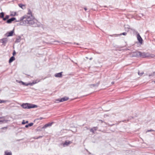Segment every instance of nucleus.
Listing matches in <instances>:
<instances>
[{"label": "nucleus", "instance_id": "obj_13", "mask_svg": "<svg viewBox=\"0 0 155 155\" xmlns=\"http://www.w3.org/2000/svg\"><path fill=\"white\" fill-rule=\"evenodd\" d=\"M14 32V30H13L7 33V36L8 37L11 36H12Z\"/></svg>", "mask_w": 155, "mask_h": 155}, {"label": "nucleus", "instance_id": "obj_30", "mask_svg": "<svg viewBox=\"0 0 155 155\" xmlns=\"http://www.w3.org/2000/svg\"><path fill=\"white\" fill-rule=\"evenodd\" d=\"M42 137V136H39V137H37V138L34 137V139H39V138H41Z\"/></svg>", "mask_w": 155, "mask_h": 155}, {"label": "nucleus", "instance_id": "obj_2", "mask_svg": "<svg viewBox=\"0 0 155 155\" xmlns=\"http://www.w3.org/2000/svg\"><path fill=\"white\" fill-rule=\"evenodd\" d=\"M21 107L24 108L30 109L31 108L37 107V105L35 104H30L28 103L23 104L21 105Z\"/></svg>", "mask_w": 155, "mask_h": 155}, {"label": "nucleus", "instance_id": "obj_32", "mask_svg": "<svg viewBox=\"0 0 155 155\" xmlns=\"http://www.w3.org/2000/svg\"><path fill=\"white\" fill-rule=\"evenodd\" d=\"M15 54H16V52H15V51H13V56H14V55Z\"/></svg>", "mask_w": 155, "mask_h": 155}, {"label": "nucleus", "instance_id": "obj_7", "mask_svg": "<svg viewBox=\"0 0 155 155\" xmlns=\"http://www.w3.org/2000/svg\"><path fill=\"white\" fill-rule=\"evenodd\" d=\"M4 13L3 12H2L0 13V18H3V20L4 21L6 20V19L8 18L9 17V16L8 15H7L5 16V18H4Z\"/></svg>", "mask_w": 155, "mask_h": 155}, {"label": "nucleus", "instance_id": "obj_36", "mask_svg": "<svg viewBox=\"0 0 155 155\" xmlns=\"http://www.w3.org/2000/svg\"><path fill=\"white\" fill-rule=\"evenodd\" d=\"M84 9L85 10V11H86L87 10V8H84Z\"/></svg>", "mask_w": 155, "mask_h": 155}, {"label": "nucleus", "instance_id": "obj_19", "mask_svg": "<svg viewBox=\"0 0 155 155\" xmlns=\"http://www.w3.org/2000/svg\"><path fill=\"white\" fill-rule=\"evenodd\" d=\"M4 155H12V153L11 152H8L7 151H5V152Z\"/></svg>", "mask_w": 155, "mask_h": 155}, {"label": "nucleus", "instance_id": "obj_42", "mask_svg": "<svg viewBox=\"0 0 155 155\" xmlns=\"http://www.w3.org/2000/svg\"><path fill=\"white\" fill-rule=\"evenodd\" d=\"M104 7H106V6H104Z\"/></svg>", "mask_w": 155, "mask_h": 155}, {"label": "nucleus", "instance_id": "obj_17", "mask_svg": "<svg viewBox=\"0 0 155 155\" xmlns=\"http://www.w3.org/2000/svg\"><path fill=\"white\" fill-rule=\"evenodd\" d=\"M21 40V38L20 36H18L16 38L15 41V43H18Z\"/></svg>", "mask_w": 155, "mask_h": 155}, {"label": "nucleus", "instance_id": "obj_38", "mask_svg": "<svg viewBox=\"0 0 155 155\" xmlns=\"http://www.w3.org/2000/svg\"><path fill=\"white\" fill-rule=\"evenodd\" d=\"M92 59V58H90V60H91Z\"/></svg>", "mask_w": 155, "mask_h": 155}, {"label": "nucleus", "instance_id": "obj_41", "mask_svg": "<svg viewBox=\"0 0 155 155\" xmlns=\"http://www.w3.org/2000/svg\"><path fill=\"white\" fill-rule=\"evenodd\" d=\"M15 14L14 15H13V16H15Z\"/></svg>", "mask_w": 155, "mask_h": 155}, {"label": "nucleus", "instance_id": "obj_5", "mask_svg": "<svg viewBox=\"0 0 155 155\" xmlns=\"http://www.w3.org/2000/svg\"><path fill=\"white\" fill-rule=\"evenodd\" d=\"M69 98L66 97H64L61 98V99H56L55 101V103H58L60 102H63L68 100Z\"/></svg>", "mask_w": 155, "mask_h": 155}, {"label": "nucleus", "instance_id": "obj_37", "mask_svg": "<svg viewBox=\"0 0 155 155\" xmlns=\"http://www.w3.org/2000/svg\"><path fill=\"white\" fill-rule=\"evenodd\" d=\"M4 121V120H0V122H3Z\"/></svg>", "mask_w": 155, "mask_h": 155}, {"label": "nucleus", "instance_id": "obj_31", "mask_svg": "<svg viewBox=\"0 0 155 155\" xmlns=\"http://www.w3.org/2000/svg\"><path fill=\"white\" fill-rule=\"evenodd\" d=\"M22 82V84L24 85H25V86H26V84H27V83H24V82Z\"/></svg>", "mask_w": 155, "mask_h": 155}, {"label": "nucleus", "instance_id": "obj_11", "mask_svg": "<svg viewBox=\"0 0 155 155\" xmlns=\"http://www.w3.org/2000/svg\"><path fill=\"white\" fill-rule=\"evenodd\" d=\"M53 123V122H51V123H48V124H46L43 127V128H47L48 127H50V126H51Z\"/></svg>", "mask_w": 155, "mask_h": 155}, {"label": "nucleus", "instance_id": "obj_26", "mask_svg": "<svg viewBox=\"0 0 155 155\" xmlns=\"http://www.w3.org/2000/svg\"><path fill=\"white\" fill-rule=\"evenodd\" d=\"M144 74V72L142 71L141 73H140L139 71L138 72V74L139 75L141 76Z\"/></svg>", "mask_w": 155, "mask_h": 155}, {"label": "nucleus", "instance_id": "obj_40", "mask_svg": "<svg viewBox=\"0 0 155 155\" xmlns=\"http://www.w3.org/2000/svg\"><path fill=\"white\" fill-rule=\"evenodd\" d=\"M3 118V117H0V119L2 118Z\"/></svg>", "mask_w": 155, "mask_h": 155}, {"label": "nucleus", "instance_id": "obj_14", "mask_svg": "<svg viewBox=\"0 0 155 155\" xmlns=\"http://www.w3.org/2000/svg\"><path fill=\"white\" fill-rule=\"evenodd\" d=\"M71 143V142L70 141H66L63 144L64 146L65 147Z\"/></svg>", "mask_w": 155, "mask_h": 155}, {"label": "nucleus", "instance_id": "obj_12", "mask_svg": "<svg viewBox=\"0 0 155 155\" xmlns=\"http://www.w3.org/2000/svg\"><path fill=\"white\" fill-rule=\"evenodd\" d=\"M16 19L15 18L13 17L8 19L7 21V23H11L12 21Z\"/></svg>", "mask_w": 155, "mask_h": 155}, {"label": "nucleus", "instance_id": "obj_24", "mask_svg": "<svg viewBox=\"0 0 155 155\" xmlns=\"http://www.w3.org/2000/svg\"><path fill=\"white\" fill-rule=\"evenodd\" d=\"M7 101L6 100H0V104L5 103Z\"/></svg>", "mask_w": 155, "mask_h": 155}, {"label": "nucleus", "instance_id": "obj_43", "mask_svg": "<svg viewBox=\"0 0 155 155\" xmlns=\"http://www.w3.org/2000/svg\"><path fill=\"white\" fill-rule=\"evenodd\" d=\"M1 42V40H0V42Z\"/></svg>", "mask_w": 155, "mask_h": 155}, {"label": "nucleus", "instance_id": "obj_18", "mask_svg": "<svg viewBox=\"0 0 155 155\" xmlns=\"http://www.w3.org/2000/svg\"><path fill=\"white\" fill-rule=\"evenodd\" d=\"M15 60V57L13 56H12L9 59V63H11L13 61Z\"/></svg>", "mask_w": 155, "mask_h": 155}, {"label": "nucleus", "instance_id": "obj_27", "mask_svg": "<svg viewBox=\"0 0 155 155\" xmlns=\"http://www.w3.org/2000/svg\"><path fill=\"white\" fill-rule=\"evenodd\" d=\"M28 123V121H26V122H25L24 120H23L22 122V124H25L27 123Z\"/></svg>", "mask_w": 155, "mask_h": 155}, {"label": "nucleus", "instance_id": "obj_44", "mask_svg": "<svg viewBox=\"0 0 155 155\" xmlns=\"http://www.w3.org/2000/svg\"><path fill=\"white\" fill-rule=\"evenodd\" d=\"M154 81V83H155V81Z\"/></svg>", "mask_w": 155, "mask_h": 155}, {"label": "nucleus", "instance_id": "obj_15", "mask_svg": "<svg viewBox=\"0 0 155 155\" xmlns=\"http://www.w3.org/2000/svg\"><path fill=\"white\" fill-rule=\"evenodd\" d=\"M98 128V127H94L93 128H92L90 130V131L91 132H92L93 133H94V132L95 131H96Z\"/></svg>", "mask_w": 155, "mask_h": 155}, {"label": "nucleus", "instance_id": "obj_3", "mask_svg": "<svg viewBox=\"0 0 155 155\" xmlns=\"http://www.w3.org/2000/svg\"><path fill=\"white\" fill-rule=\"evenodd\" d=\"M140 57H142L143 58L147 57H151L153 58L155 57V55L153 54H151L148 53H145L144 52H140Z\"/></svg>", "mask_w": 155, "mask_h": 155}, {"label": "nucleus", "instance_id": "obj_28", "mask_svg": "<svg viewBox=\"0 0 155 155\" xmlns=\"http://www.w3.org/2000/svg\"><path fill=\"white\" fill-rule=\"evenodd\" d=\"M155 75V72H153V74H149V77H150V76H154Z\"/></svg>", "mask_w": 155, "mask_h": 155}, {"label": "nucleus", "instance_id": "obj_1", "mask_svg": "<svg viewBox=\"0 0 155 155\" xmlns=\"http://www.w3.org/2000/svg\"><path fill=\"white\" fill-rule=\"evenodd\" d=\"M20 25H21L30 26L32 27H39L40 26V23L34 19L33 16L28 17L20 22Z\"/></svg>", "mask_w": 155, "mask_h": 155}, {"label": "nucleus", "instance_id": "obj_20", "mask_svg": "<svg viewBox=\"0 0 155 155\" xmlns=\"http://www.w3.org/2000/svg\"><path fill=\"white\" fill-rule=\"evenodd\" d=\"M33 124L32 123H30L29 124H28L26 125L25 126V127L27 128L29 126L31 127L32 126Z\"/></svg>", "mask_w": 155, "mask_h": 155}, {"label": "nucleus", "instance_id": "obj_39", "mask_svg": "<svg viewBox=\"0 0 155 155\" xmlns=\"http://www.w3.org/2000/svg\"><path fill=\"white\" fill-rule=\"evenodd\" d=\"M114 82H112V84H114Z\"/></svg>", "mask_w": 155, "mask_h": 155}, {"label": "nucleus", "instance_id": "obj_23", "mask_svg": "<svg viewBox=\"0 0 155 155\" xmlns=\"http://www.w3.org/2000/svg\"><path fill=\"white\" fill-rule=\"evenodd\" d=\"M40 80H39L38 79H37L35 81H33V82H34V84H35L40 82Z\"/></svg>", "mask_w": 155, "mask_h": 155}, {"label": "nucleus", "instance_id": "obj_34", "mask_svg": "<svg viewBox=\"0 0 155 155\" xmlns=\"http://www.w3.org/2000/svg\"><path fill=\"white\" fill-rule=\"evenodd\" d=\"M43 119V118L42 117H40L39 119H38V120H41L42 119Z\"/></svg>", "mask_w": 155, "mask_h": 155}, {"label": "nucleus", "instance_id": "obj_35", "mask_svg": "<svg viewBox=\"0 0 155 155\" xmlns=\"http://www.w3.org/2000/svg\"><path fill=\"white\" fill-rule=\"evenodd\" d=\"M107 116H108V115H107V114H105L104 115V117H107Z\"/></svg>", "mask_w": 155, "mask_h": 155}, {"label": "nucleus", "instance_id": "obj_8", "mask_svg": "<svg viewBox=\"0 0 155 155\" xmlns=\"http://www.w3.org/2000/svg\"><path fill=\"white\" fill-rule=\"evenodd\" d=\"M0 40H1V42L2 43L3 45L5 46L8 41V39L7 38H4L1 39H0Z\"/></svg>", "mask_w": 155, "mask_h": 155}, {"label": "nucleus", "instance_id": "obj_33", "mask_svg": "<svg viewBox=\"0 0 155 155\" xmlns=\"http://www.w3.org/2000/svg\"><path fill=\"white\" fill-rule=\"evenodd\" d=\"M153 130H148L147 132H151L152 131H153Z\"/></svg>", "mask_w": 155, "mask_h": 155}, {"label": "nucleus", "instance_id": "obj_16", "mask_svg": "<svg viewBox=\"0 0 155 155\" xmlns=\"http://www.w3.org/2000/svg\"><path fill=\"white\" fill-rule=\"evenodd\" d=\"M62 72H60L58 73H56L55 74L54 76L56 77H62Z\"/></svg>", "mask_w": 155, "mask_h": 155}, {"label": "nucleus", "instance_id": "obj_22", "mask_svg": "<svg viewBox=\"0 0 155 155\" xmlns=\"http://www.w3.org/2000/svg\"><path fill=\"white\" fill-rule=\"evenodd\" d=\"M34 84V83L33 82L32 83H28L26 84V86H28V85H30V86H32Z\"/></svg>", "mask_w": 155, "mask_h": 155}, {"label": "nucleus", "instance_id": "obj_25", "mask_svg": "<svg viewBox=\"0 0 155 155\" xmlns=\"http://www.w3.org/2000/svg\"><path fill=\"white\" fill-rule=\"evenodd\" d=\"M18 6H19V7L22 8H23V7H25V6L24 5H22V4H20L18 5Z\"/></svg>", "mask_w": 155, "mask_h": 155}, {"label": "nucleus", "instance_id": "obj_4", "mask_svg": "<svg viewBox=\"0 0 155 155\" xmlns=\"http://www.w3.org/2000/svg\"><path fill=\"white\" fill-rule=\"evenodd\" d=\"M31 16H33L32 15V12L30 9H28L27 15L21 17L20 20H24L26 18H27L28 17H30Z\"/></svg>", "mask_w": 155, "mask_h": 155}, {"label": "nucleus", "instance_id": "obj_6", "mask_svg": "<svg viewBox=\"0 0 155 155\" xmlns=\"http://www.w3.org/2000/svg\"><path fill=\"white\" fill-rule=\"evenodd\" d=\"M132 57H140V51H136L133 52L131 53Z\"/></svg>", "mask_w": 155, "mask_h": 155}, {"label": "nucleus", "instance_id": "obj_10", "mask_svg": "<svg viewBox=\"0 0 155 155\" xmlns=\"http://www.w3.org/2000/svg\"><path fill=\"white\" fill-rule=\"evenodd\" d=\"M99 83V82H98L96 84H91L90 85V86L91 88H95L97 87L98 86Z\"/></svg>", "mask_w": 155, "mask_h": 155}, {"label": "nucleus", "instance_id": "obj_21", "mask_svg": "<svg viewBox=\"0 0 155 155\" xmlns=\"http://www.w3.org/2000/svg\"><path fill=\"white\" fill-rule=\"evenodd\" d=\"M126 35V33L124 32V33H121L120 34H118V35H115L116 36H119L120 35Z\"/></svg>", "mask_w": 155, "mask_h": 155}, {"label": "nucleus", "instance_id": "obj_9", "mask_svg": "<svg viewBox=\"0 0 155 155\" xmlns=\"http://www.w3.org/2000/svg\"><path fill=\"white\" fill-rule=\"evenodd\" d=\"M137 37L139 42L141 44L142 42L143 39L139 33H137Z\"/></svg>", "mask_w": 155, "mask_h": 155}, {"label": "nucleus", "instance_id": "obj_29", "mask_svg": "<svg viewBox=\"0 0 155 155\" xmlns=\"http://www.w3.org/2000/svg\"><path fill=\"white\" fill-rule=\"evenodd\" d=\"M118 35V34H113V35H110V36H111V37H116L117 36H116V35Z\"/></svg>", "mask_w": 155, "mask_h": 155}]
</instances>
